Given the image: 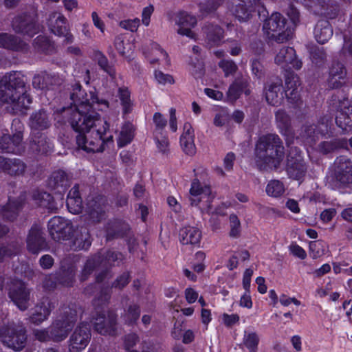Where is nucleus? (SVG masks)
<instances>
[{
	"mask_svg": "<svg viewBox=\"0 0 352 352\" xmlns=\"http://www.w3.org/2000/svg\"><path fill=\"white\" fill-rule=\"evenodd\" d=\"M75 116L69 123L78 133L76 144L81 149L87 153L102 152L104 144L113 141L111 135L106 136L109 124L98 113L92 112L84 117L77 113Z\"/></svg>",
	"mask_w": 352,
	"mask_h": 352,
	"instance_id": "obj_1",
	"label": "nucleus"
},
{
	"mask_svg": "<svg viewBox=\"0 0 352 352\" xmlns=\"http://www.w3.org/2000/svg\"><path fill=\"white\" fill-rule=\"evenodd\" d=\"M254 155L255 163L260 170H277L285 157L283 140L276 133L261 135L256 141Z\"/></svg>",
	"mask_w": 352,
	"mask_h": 352,
	"instance_id": "obj_2",
	"label": "nucleus"
},
{
	"mask_svg": "<svg viewBox=\"0 0 352 352\" xmlns=\"http://www.w3.org/2000/svg\"><path fill=\"white\" fill-rule=\"evenodd\" d=\"M71 100L72 105L63 109L64 116H69V122L76 117L75 115L77 113H80L84 117L91 114L92 112H96L94 111L96 109L103 111L109 107L108 101L99 100L94 91H90L87 94L82 89V86L79 83H76L73 86Z\"/></svg>",
	"mask_w": 352,
	"mask_h": 352,
	"instance_id": "obj_3",
	"label": "nucleus"
},
{
	"mask_svg": "<svg viewBox=\"0 0 352 352\" xmlns=\"http://www.w3.org/2000/svg\"><path fill=\"white\" fill-rule=\"evenodd\" d=\"M76 320L77 311L74 305L62 307L61 316L48 327L52 340L61 342L65 340Z\"/></svg>",
	"mask_w": 352,
	"mask_h": 352,
	"instance_id": "obj_4",
	"label": "nucleus"
},
{
	"mask_svg": "<svg viewBox=\"0 0 352 352\" xmlns=\"http://www.w3.org/2000/svg\"><path fill=\"white\" fill-rule=\"evenodd\" d=\"M0 339L3 344L14 351L22 350L26 343V328L21 322H12L0 329Z\"/></svg>",
	"mask_w": 352,
	"mask_h": 352,
	"instance_id": "obj_5",
	"label": "nucleus"
},
{
	"mask_svg": "<svg viewBox=\"0 0 352 352\" xmlns=\"http://www.w3.org/2000/svg\"><path fill=\"white\" fill-rule=\"evenodd\" d=\"M263 29L269 38L281 43L289 39L292 30L287 26L286 19L278 12L272 13L263 23Z\"/></svg>",
	"mask_w": 352,
	"mask_h": 352,
	"instance_id": "obj_6",
	"label": "nucleus"
},
{
	"mask_svg": "<svg viewBox=\"0 0 352 352\" xmlns=\"http://www.w3.org/2000/svg\"><path fill=\"white\" fill-rule=\"evenodd\" d=\"M11 26L15 33L33 37L40 31L36 10L32 9L17 14L12 19Z\"/></svg>",
	"mask_w": 352,
	"mask_h": 352,
	"instance_id": "obj_7",
	"label": "nucleus"
},
{
	"mask_svg": "<svg viewBox=\"0 0 352 352\" xmlns=\"http://www.w3.org/2000/svg\"><path fill=\"white\" fill-rule=\"evenodd\" d=\"M23 124L19 119H14L11 129L12 136L8 134L3 135L0 139V149L2 151L16 155H21L24 152V146L22 142Z\"/></svg>",
	"mask_w": 352,
	"mask_h": 352,
	"instance_id": "obj_8",
	"label": "nucleus"
},
{
	"mask_svg": "<svg viewBox=\"0 0 352 352\" xmlns=\"http://www.w3.org/2000/svg\"><path fill=\"white\" fill-rule=\"evenodd\" d=\"M331 118L328 116L322 117L318 121V125L315 124L306 123L302 125L300 135L303 141L312 146L315 144L320 138V136H324L331 131Z\"/></svg>",
	"mask_w": 352,
	"mask_h": 352,
	"instance_id": "obj_9",
	"label": "nucleus"
},
{
	"mask_svg": "<svg viewBox=\"0 0 352 352\" xmlns=\"http://www.w3.org/2000/svg\"><path fill=\"white\" fill-rule=\"evenodd\" d=\"M46 23L52 34L59 37H64V44L67 45L74 42V38L70 32L68 21L60 12H51L48 14Z\"/></svg>",
	"mask_w": 352,
	"mask_h": 352,
	"instance_id": "obj_10",
	"label": "nucleus"
},
{
	"mask_svg": "<svg viewBox=\"0 0 352 352\" xmlns=\"http://www.w3.org/2000/svg\"><path fill=\"white\" fill-rule=\"evenodd\" d=\"M96 331L103 336L118 335L117 315L113 311L99 312L93 319Z\"/></svg>",
	"mask_w": 352,
	"mask_h": 352,
	"instance_id": "obj_11",
	"label": "nucleus"
},
{
	"mask_svg": "<svg viewBox=\"0 0 352 352\" xmlns=\"http://www.w3.org/2000/svg\"><path fill=\"white\" fill-rule=\"evenodd\" d=\"M286 171L290 178L299 180L307 172V166L301 151L297 147L291 148L287 156Z\"/></svg>",
	"mask_w": 352,
	"mask_h": 352,
	"instance_id": "obj_12",
	"label": "nucleus"
},
{
	"mask_svg": "<svg viewBox=\"0 0 352 352\" xmlns=\"http://www.w3.org/2000/svg\"><path fill=\"white\" fill-rule=\"evenodd\" d=\"M89 324L81 322L74 329L69 339V350L70 352H81L88 345L91 339Z\"/></svg>",
	"mask_w": 352,
	"mask_h": 352,
	"instance_id": "obj_13",
	"label": "nucleus"
},
{
	"mask_svg": "<svg viewBox=\"0 0 352 352\" xmlns=\"http://www.w3.org/2000/svg\"><path fill=\"white\" fill-rule=\"evenodd\" d=\"M50 234L55 241L68 239L73 232V226L70 221L61 217H54L48 221Z\"/></svg>",
	"mask_w": 352,
	"mask_h": 352,
	"instance_id": "obj_14",
	"label": "nucleus"
},
{
	"mask_svg": "<svg viewBox=\"0 0 352 352\" xmlns=\"http://www.w3.org/2000/svg\"><path fill=\"white\" fill-rule=\"evenodd\" d=\"M335 120L342 134L352 131V106L347 100L339 101Z\"/></svg>",
	"mask_w": 352,
	"mask_h": 352,
	"instance_id": "obj_15",
	"label": "nucleus"
},
{
	"mask_svg": "<svg viewBox=\"0 0 352 352\" xmlns=\"http://www.w3.org/2000/svg\"><path fill=\"white\" fill-rule=\"evenodd\" d=\"M334 177L338 187L352 183V162L345 157H337L335 161Z\"/></svg>",
	"mask_w": 352,
	"mask_h": 352,
	"instance_id": "obj_16",
	"label": "nucleus"
},
{
	"mask_svg": "<svg viewBox=\"0 0 352 352\" xmlns=\"http://www.w3.org/2000/svg\"><path fill=\"white\" fill-rule=\"evenodd\" d=\"M275 63L281 65L287 74L291 72L289 71L291 68L298 70L302 65V61L296 58L295 50L291 47H284L280 49L275 57Z\"/></svg>",
	"mask_w": 352,
	"mask_h": 352,
	"instance_id": "obj_17",
	"label": "nucleus"
},
{
	"mask_svg": "<svg viewBox=\"0 0 352 352\" xmlns=\"http://www.w3.org/2000/svg\"><path fill=\"white\" fill-rule=\"evenodd\" d=\"M27 248L32 254H38L47 247L44 233L38 225H34L27 237Z\"/></svg>",
	"mask_w": 352,
	"mask_h": 352,
	"instance_id": "obj_18",
	"label": "nucleus"
},
{
	"mask_svg": "<svg viewBox=\"0 0 352 352\" xmlns=\"http://www.w3.org/2000/svg\"><path fill=\"white\" fill-rule=\"evenodd\" d=\"M0 98L2 102L12 104L13 109L17 111L27 109L32 103V98L27 91L25 94H18L9 89L7 93L0 94Z\"/></svg>",
	"mask_w": 352,
	"mask_h": 352,
	"instance_id": "obj_19",
	"label": "nucleus"
},
{
	"mask_svg": "<svg viewBox=\"0 0 352 352\" xmlns=\"http://www.w3.org/2000/svg\"><path fill=\"white\" fill-rule=\"evenodd\" d=\"M54 302L48 298H43L34 308V311L30 316V321L39 325L48 319L52 311L54 309Z\"/></svg>",
	"mask_w": 352,
	"mask_h": 352,
	"instance_id": "obj_20",
	"label": "nucleus"
},
{
	"mask_svg": "<svg viewBox=\"0 0 352 352\" xmlns=\"http://www.w3.org/2000/svg\"><path fill=\"white\" fill-rule=\"evenodd\" d=\"M30 294L26 285L19 282L10 289L9 296L20 310L25 311L29 307Z\"/></svg>",
	"mask_w": 352,
	"mask_h": 352,
	"instance_id": "obj_21",
	"label": "nucleus"
},
{
	"mask_svg": "<svg viewBox=\"0 0 352 352\" xmlns=\"http://www.w3.org/2000/svg\"><path fill=\"white\" fill-rule=\"evenodd\" d=\"M0 47L14 52H27L28 44L21 38L8 33H0Z\"/></svg>",
	"mask_w": 352,
	"mask_h": 352,
	"instance_id": "obj_22",
	"label": "nucleus"
},
{
	"mask_svg": "<svg viewBox=\"0 0 352 352\" xmlns=\"http://www.w3.org/2000/svg\"><path fill=\"white\" fill-rule=\"evenodd\" d=\"M26 169L25 164L18 158L0 156V171L11 176L23 175Z\"/></svg>",
	"mask_w": 352,
	"mask_h": 352,
	"instance_id": "obj_23",
	"label": "nucleus"
},
{
	"mask_svg": "<svg viewBox=\"0 0 352 352\" xmlns=\"http://www.w3.org/2000/svg\"><path fill=\"white\" fill-rule=\"evenodd\" d=\"M265 94L269 104L272 106L280 104L284 99L282 80L277 79L275 82L267 83L265 86Z\"/></svg>",
	"mask_w": 352,
	"mask_h": 352,
	"instance_id": "obj_24",
	"label": "nucleus"
},
{
	"mask_svg": "<svg viewBox=\"0 0 352 352\" xmlns=\"http://www.w3.org/2000/svg\"><path fill=\"white\" fill-rule=\"evenodd\" d=\"M328 85L331 89H338L345 83L346 70L344 65L338 61H333L329 68Z\"/></svg>",
	"mask_w": 352,
	"mask_h": 352,
	"instance_id": "obj_25",
	"label": "nucleus"
},
{
	"mask_svg": "<svg viewBox=\"0 0 352 352\" xmlns=\"http://www.w3.org/2000/svg\"><path fill=\"white\" fill-rule=\"evenodd\" d=\"M285 89L283 91L289 102L294 104L299 100L298 87L300 85V80L297 74L294 72H288L285 74Z\"/></svg>",
	"mask_w": 352,
	"mask_h": 352,
	"instance_id": "obj_26",
	"label": "nucleus"
},
{
	"mask_svg": "<svg viewBox=\"0 0 352 352\" xmlns=\"http://www.w3.org/2000/svg\"><path fill=\"white\" fill-rule=\"evenodd\" d=\"M197 18L186 12H181L177 16L176 23L179 27L177 32L181 35H185L190 38H195L196 34L191 30V28L197 24Z\"/></svg>",
	"mask_w": 352,
	"mask_h": 352,
	"instance_id": "obj_27",
	"label": "nucleus"
},
{
	"mask_svg": "<svg viewBox=\"0 0 352 352\" xmlns=\"http://www.w3.org/2000/svg\"><path fill=\"white\" fill-rule=\"evenodd\" d=\"M3 81L6 84V90L3 93H7L9 89L12 90V93L18 94H25L26 91L25 82L20 72H13L6 74L3 76ZM2 93L0 92V94Z\"/></svg>",
	"mask_w": 352,
	"mask_h": 352,
	"instance_id": "obj_28",
	"label": "nucleus"
},
{
	"mask_svg": "<svg viewBox=\"0 0 352 352\" xmlns=\"http://www.w3.org/2000/svg\"><path fill=\"white\" fill-rule=\"evenodd\" d=\"M217 196V192L212 190L211 182L210 180L208 182L201 184L199 182V208L203 212H210L211 211V204Z\"/></svg>",
	"mask_w": 352,
	"mask_h": 352,
	"instance_id": "obj_29",
	"label": "nucleus"
},
{
	"mask_svg": "<svg viewBox=\"0 0 352 352\" xmlns=\"http://www.w3.org/2000/svg\"><path fill=\"white\" fill-rule=\"evenodd\" d=\"M30 146L34 153L47 154L52 150L51 141L40 132H32Z\"/></svg>",
	"mask_w": 352,
	"mask_h": 352,
	"instance_id": "obj_30",
	"label": "nucleus"
},
{
	"mask_svg": "<svg viewBox=\"0 0 352 352\" xmlns=\"http://www.w3.org/2000/svg\"><path fill=\"white\" fill-rule=\"evenodd\" d=\"M104 199L97 197L89 199L87 204V212L93 221H100L104 216Z\"/></svg>",
	"mask_w": 352,
	"mask_h": 352,
	"instance_id": "obj_31",
	"label": "nucleus"
},
{
	"mask_svg": "<svg viewBox=\"0 0 352 352\" xmlns=\"http://www.w3.org/2000/svg\"><path fill=\"white\" fill-rule=\"evenodd\" d=\"M183 130V133L180 138L181 146L187 155H194L196 153L194 130L189 122L184 124Z\"/></svg>",
	"mask_w": 352,
	"mask_h": 352,
	"instance_id": "obj_32",
	"label": "nucleus"
},
{
	"mask_svg": "<svg viewBox=\"0 0 352 352\" xmlns=\"http://www.w3.org/2000/svg\"><path fill=\"white\" fill-rule=\"evenodd\" d=\"M25 202V195H21L17 199H12L9 197L8 203L3 206L1 210L3 218L8 221H14L22 208Z\"/></svg>",
	"mask_w": 352,
	"mask_h": 352,
	"instance_id": "obj_33",
	"label": "nucleus"
},
{
	"mask_svg": "<svg viewBox=\"0 0 352 352\" xmlns=\"http://www.w3.org/2000/svg\"><path fill=\"white\" fill-rule=\"evenodd\" d=\"M340 149L348 148V141L344 138H333L322 141L318 144V150L322 154L327 155Z\"/></svg>",
	"mask_w": 352,
	"mask_h": 352,
	"instance_id": "obj_34",
	"label": "nucleus"
},
{
	"mask_svg": "<svg viewBox=\"0 0 352 352\" xmlns=\"http://www.w3.org/2000/svg\"><path fill=\"white\" fill-rule=\"evenodd\" d=\"M314 34L318 43L323 44L333 35V30L327 20H319L315 25Z\"/></svg>",
	"mask_w": 352,
	"mask_h": 352,
	"instance_id": "obj_35",
	"label": "nucleus"
},
{
	"mask_svg": "<svg viewBox=\"0 0 352 352\" xmlns=\"http://www.w3.org/2000/svg\"><path fill=\"white\" fill-rule=\"evenodd\" d=\"M210 47L219 45L223 36V30L219 25L208 24L202 28Z\"/></svg>",
	"mask_w": 352,
	"mask_h": 352,
	"instance_id": "obj_36",
	"label": "nucleus"
},
{
	"mask_svg": "<svg viewBox=\"0 0 352 352\" xmlns=\"http://www.w3.org/2000/svg\"><path fill=\"white\" fill-rule=\"evenodd\" d=\"M76 267L74 265L62 266L59 271L56 272L58 285L65 287H72L75 281Z\"/></svg>",
	"mask_w": 352,
	"mask_h": 352,
	"instance_id": "obj_37",
	"label": "nucleus"
},
{
	"mask_svg": "<svg viewBox=\"0 0 352 352\" xmlns=\"http://www.w3.org/2000/svg\"><path fill=\"white\" fill-rule=\"evenodd\" d=\"M91 244L90 234L86 228H82L72 241L71 248L74 251L87 250Z\"/></svg>",
	"mask_w": 352,
	"mask_h": 352,
	"instance_id": "obj_38",
	"label": "nucleus"
},
{
	"mask_svg": "<svg viewBox=\"0 0 352 352\" xmlns=\"http://www.w3.org/2000/svg\"><path fill=\"white\" fill-rule=\"evenodd\" d=\"M30 126L33 132L48 128L50 120L46 111L41 110L32 114L30 119Z\"/></svg>",
	"mask_w": 352,
	"mask_h": 352,
	"instance_id": "obj_39",
	"label": "nucleus"
},
{
	"mask_svg": "<svg viewBox=\"0 0 352 352\" xmlns=\"http://www.w3.org/2000/svg\"><path fill=\"white\" fill-rule=\"evenodd\" d=\"M103 260L100 254H95L90 256L85 263L80 275V280L81 282L85 281L88 279L92 272L98 267H101L100 263H102Z\"/></svg>",
	"mask_w": 352,
	"mask_h": 352,
	"instance_id": "obj_40",
	"label": "nucleus"
},
{
	"mask_svg": "<svg viewBox=\"0 0 352 352\" xmlns=\"http://www.w3.org/2000/svg\"><path fill=\"white\" fill-rule=\"evenodd\" d=\"M69 175L64 170H58L52 174L49 184L54 189L60 188L61 190H58L61 192L69 186Z\"/></svg>",
	"mask_w": 352,
	"mask_h": 352,
	"instance_id": "obj_41",
	"label": "nucleus"
},
{
	"mask_svg": "<svg viewBox=\"0 0 352 352\" xmlns=\"http://www.w3.org/2000/svg\"><path fill=\"white\" fill-rule=\"evenodd\" d=\"M231 11L234 16L240 21L244 22L251 17V10L247 7L244 0H232Z\"/></svg>",
	"mask_w": 352,
	"mask_h": 352,
	"instance_id": "obj_42",
	"label": "nucleus"
},
{
	"mask_svg": "<svg viewBox=\"0 0 352 352\" xmlns=\"http://www.w3.org/2000/svg\"><path fill=\"white\" fill-rule=\"evenodd\" d=\"M33 198L38 205L47 208L50 212H56L58 208L57 203L50 193L36 192L34 193Z\"/></svg>",
	"mask_w": 352,
	"mask_h": 352,
	"instance_id": "obj_43",
	"label": "nucleus"
},
{
	"mask_svg": "<svg viewBox=\"0 0 352 352\" xmlns=\"http://www.w3.org/2000/svg\"><path fill=\"white\" fill-rule=\"evenodd\" d=\"M103 260L100 263L102 267L107 268L108 267L119 265L124 259L123 255L120 252H113L111 250L107 251L105 253L98 252Z\"/></svg>",
	"mask_w": 352,
	"mask_h": 352,
	"instance_id": "obj_44",
	"label": "nucleus"
},
{
	"mask_svg": "<svg viewBox=\"0 0 352 352\" xmlns=\"http://www.w3.org/2000/svg\"><path fill=\"white\" fill-rule=\"evenodd\" d=\"M275 118L282 134L284 135H292L290 118L285 111L283 109L278 110L275 113Z\"/></svg>",
	"mask_w": 352,
	"mask_h": 352,
	"instance_id": "obj_45",
	"label": "nucleus"
},
{
	"mask_svg": "<svg viewBox=\"0 0 352 352\" xmlns=\"http://www.w3.org/2000/svg\"><path fill=\"white\" fill-rule=\"evenodd\" d=\"M140 316V306L136 304H131L124 309V314L121 317L126 324L132 326L137 323Z\"/></svg>",
	"mask_w": 352,
	"mask_h": 352,
	"instance_id": "obj_46",
	"label": "nucleus"
},
{
	"mask_svg": "<svg viewBox=\"0 0 352 352\" xmlns=\"http://www.w3.org/2000/svg\"><path fill=\"white\" fill-rule=\"evenodd\" d=\"M117 97L120 101L124 114H128L133 109V103L131 99V93L127 87H122L118 90Z\"/></svg>",
	"mask_w": 352,
	"mask_h": 352,
	"instance_id": "obj_47",
	"label": "nucleus"
},
{
	"mask_svg": "<svg viewBox=\"0 0 352 352\" xmlns=\"http://www.w3.org/2000/svg\"><path fill=\"white\" fill-rule=\"evenodd\" d=\"M54 78L46 72H42L33 77L32 85L37 89H48L52 85Z\"/></svg>",
	"mask_w": 352,
	"mask_h": 352,
	"instance_id": "obj_48",
	"label": "nucleus"
},
{
	"mask_svg": "<svg viewBox=\"0 0 352 352\" xmlns=\"http://www.w3.org/2000/svg\"><path fill=\"white\" fill-rule=\"evenodd\" d=\"M179 236L180 242L183 245H197L198 243L197 230L194 228L187 227L182 229Z\"/></svg>",
	"mask_w": 352,
	"mask_h": 352,
	"instance_id": "obj_49",
	"label": "nucleus"
},
{
	"mask_svg": "<svg viewBox=\"0 0 352 352\" xmlns=\"http://www.w3.org/2000/svg\"><path fill=\"white\" fill-rule=\"evenodd\" d=\"M94 58L98 62L100 68L107 72L112 78L116 77V70L114 67L109 64L108 59L101 52H95Z\"/></svg>",
	"mask_w": 352,
	"mask_h": 352,
	"instance_id": "obj_50",
	"label": "nucleus"
},
{
	"mask_svg": "<svg viewBox=\"0 0 352 352\" xmlns=\"http://www.w3.org/2000/svg\"><path fill=\"white\" fill-rule=\"evenodd\" d=\"M133 138V126L129 124H125L120 131V136L118 140V145L120 147H123L129 144Z\"/></svg>",
	"mask_w": 352,
	"mask_h": 352,
	"instance_id": "obj_51",
	"label": "nucleus"
},
{
	"mask_svg": "<svg viewBox=\"0 0 352 352\" xmlns=\"http://www.w3.org/2000/svg\"><path fill=\"white\" fill-rule=\"evenodd\" d=\"M21 247V243L18 241H14L6 246L0 247V262L5 258L11 257L16 255Z\"/></svg>",
	"mask_w": 352,
	"mask_h": 352,
	"instance_id": "obj_52",
	"label": "nucleus"
},
{
	"mask_svg": "<svg viewBox=\"0 0 352 352\" xmlns=\"http://www.w3.org/2000/svg\"><path fill=\"white\" fill-rule=\"evenodd\" d=\"M340 12V6L335 0H328L322 5L321 14L329 19H335Z\"/></svg>",
	"mask_w": 352,
	"mask_h": 352,
	"instance_id": "obj_53",
	"label": "nucleus"
},
{
	"mask_svg": "<svg viewBox=\"0 0 352 352\" xmlns=\"http://www.w3.org/2000/svg\"><path fill=\"white\" fill-rule=\"evenodd\" d=\"M243 343L250 352H257L259 343L258 336L255 332L245 331Z\"/></svg>",
	"mask_w": 352,
	"mask_h": 352,
	"instance_id": "obj_54",
	"label": "nucleus"
},
{
	"mask_svg": "<svg viewBox=\"0 0 352 352\" xmlns=\"http://www.w3.org/2000/svg\"><path fill=\"white\" fill-rule=\"evenodd\" d=\"M265 190L269 196L278 197L284 193L285 187L279 180H272L267 184Z\"/></svg>",
	"mask_w": 352,
	"mask_h": 352,
	"instance_id": "obj_55",
	"label": "nucleus"
},
{
	"mask_svg": "<svg viewBox=\"0 0 352 352\" xmlns=\"http://www.w3.org/2000/svg\"><path fill=\"white\" fill-rule=\"evenodd\" d=\"M224 0H207L206 2L201 6L199 5V16H207L210 14L223 3Z\"/></svg>",
	"mask_w": 352,
	"mask_h": 352,
	"instance_id": "obj_56",
	"label": "nucleus"
},
{
	"mask_svg": "<svg viewBox=\"0 0 352 352\" xmlns=\"http://www.w3.org/2000/svg\"><path fill=\"white\" fill-rule=\"evenodd\" d=\"M192 52L194 53L193 56H190L188 58L187 63V69L190 74L195 78H197L198 70L197 69V63H198V47L196 45H194L192 47Z\"/></svg>",
	"mask_w": 352,
	"mask_h": 352,
	"instance_id": "obj_57",
	"label": "nucleus"
},
{
	"mask_svg": "<svg viewBox=\"0 0 352 352\" xmlns=\"http://www.w3.org/2000/svg\"><path fill=\"white\" fill-rule=\"evenodd\" d=\"M312 62L316 65L322 64L327 58V54L323 47L313 46L309 50Z\"/></svg>",
	"mask_w": 352,
	"mask_h": 352,
	"instance_id": "obj_58",
	"label": "nucleus"
},
{
	"mask_svg": "<svg viewBox=\"0 0 352 352\" xmlns=\"http://www.w3.org/2000/svg\"><path fill=\"white\" fill-rule=\"evenodd\" d=\"M34 47L38 50L43 52L45 53H50L53 47L50 40L45 36H38L34 40Z\"/></svg>",
	"mask_w": 352,
	"mask_h": 352,
	"instance_id": "obj_59",
	"label": "nucleus"
},
{
	"mask_svg": "<svg viewBox=\"0 0 352 352\" xmlns=\"http://www.w3.org/2000/svg\"><path fill=\"white\" fill-rule=\"evenodd\" d=\"M153 120L155 124L154 134L162 135L163 131L167 124L166 119L162 113L156 112L153 115Z\"/></svg>",
	"mask_w": 352,
	"mask_h": 352,
	"instance_id": "obj_60",
	"label": "nucleus"
},
{
	"mask_svg": "<svg viewBox=\"0 0 352 352\" xmlns=\"http://www.w3.org/2000/svg\"><path fill=\"white\" fill-rule=\"evenodd\" d=\"M218 65L224 72L226 77L233 75L238 69L236 64L232 60L222 59Z\"/></svg>",
	"mask_w": 352,
	"mask_h": 352,
	"instance_id": "obj_61",
	"label": "nucleus"
},
{
	"mask_svg": "<svg viewBox=\"0 0 352 352\" xmlns=\"http://www.w3.org/2000/svg\"><path fill=\"white\" fill-rule=\"evenodd\" d=\"M122 341L124 350L135 349L138 343L140 342V337L138 333L131 332L123 336Z\"/></svg>",
	"mask_w": 352,
	"mask_h": 352,
	"instance_id": "obj_62",
	"label": "nucleus"
},
{
	"mask_svg": "<svg viewBox=\"0 0 352 352\" xmlns=\"http://www.w3.org/2000/svg\"><path fill=\"white\" fill-rule=\"evenodd\" d=\"M111 298V292L109 287H102L98 296L94 299V304L96 307H102L106 305Z\"/></svg>",
	"mask_w": 352,
	"mask_h": 352,
	"instance_id": "obj_63",
	"label": "nucleus"
},
{
	"mask_svg": "<svg viewBox=\"0 0 352 352\" xmlns=\"http://www.w3.org/2000/svg\"><path fill=\"white\" fill-rule=\"evenodd\" d=\"M67 206L69 211L72 214H79L82 210V202L81 198L67 197Z\"/></svg>",
	"mask_w": 352,
	"mask_h": 352,
	"instance_id": "obj_64",
	"label": "nucleus"
}]
</instances>
